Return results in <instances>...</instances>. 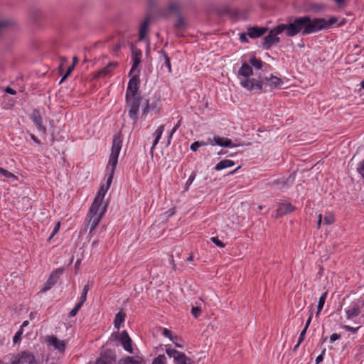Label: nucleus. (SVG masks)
<instances>
[{
    "label": "nucleus",
    "mask_w": 364,
    "mask_h": 364,
    "mask_svg": "<svg viewBox=\"0 0 364 364\" xmlns=\"http://www.w3.org/2000/svg\"><path fill=\"white\" fill-rule=\"evenodd\" d=\"M270 82L269 86L271 89L277 88L281 83H282V79L273 75H270L269 77Z\"/></svg>",
    "instance_id": "32"
},
{
    "label": "nucleus",
    "mask_w": 364,
    "mask_h": 364,
    "mask_svg": "<svg viewBox=\"0 0 364 364\" xmlns=\"http://www.w3.org/2000/svg\"><path fill=\"white\" fill-rule=\"evenodd\" d=\"M283 33H285L283 23L277 25L276 27L270 30L269 34L264 38V41L262 46H272L278 43L279 42L278 35Z\"/></svg>",
    "instance_id": "6"
},
{
    "label": "nucleus",
    "mask_w": 364,
    "mask_h": 364,
    "mask_svg": "<svg viewBox=\"0 0 364 364\" xmlns=\"http://www.w3.org/2000/svg\"><path fill=\"white\" fill-rule=\"evenodd\" d=\"M142 97L141 96L129 97V100H126L129 107V117L134 120L135 124L138 119L139 110Z\"/></svg>",
    "instance_id": "7"
},
{
    "label": "nucleus",
    "mask_w": 364,
    "mask_h": 364,
    "mask_svg": "<svg viewBox=\"0 0 364 364\" xmlns=\"http://www.w3.org/2000/svg\"><path fill=\"white\" fill-rule=\"evenodd\" d=\"M162 334L168 338L171 341H173V337L171 335V331L166 328L162 329Z\"/></svg>",
    "instance_id": "52"
},
{
    "label": "nucleus",
    "mask_w": 364,
    "mask_h": 364,
    "mask_svg": "<svg viewBox=\"0 0 364 364\" xmlns=\"http://www.w3.org/2000/svg\"><path fill=\"white\" fill-rule=\"evenodd\" d=\"M60 60L61 63H60V65H59L58 69H59V72H60V73H62V72H63V66H64V64L68 63V58H67V57L61 56V57L60 58Z\"/></svg>",
    "instance_id": "51"
},
{
    "label": "nucleus",
    "mask_w": 364,
    "mask_h": 364,
    "mask_svg": "<svg viewBox=\"0 0 364 364\" xmlns=\"http://www.w3.org/2000/svg\"><path fill=\"white\" fill-rule=\"evenodd\" d=\"M109 41L112 43V46H135L140 40L135 32L127 31L115 34Z\"/></svg>",
    "instance_id": "3"
},
{
    "label": "nucleus",
    "mask_w": 364,
    "mask_h": 364,
    "mask_svg": "<svg viewBox=\"0 0 364 364\" xmlns=\"http://www.w3.org/2000/svg\"><path fill=\"white\" fill-rule=\"evenodd\" d=\"M268 28L267 27H248L247 28V34L251 38H257L263 36L267 31Z\"/></svg>",
    "instance_id": "15"
},
{
    "label": "nucleus",
    "mask_w": 364,
    "mask_h": 364,
    "mask_svg": "<svg viewBox=\"0 0 364 364\" xmlns=\"http://www.w3.org/2000/svg\"><path fill=\"white\" fill-rule=\"evenodd\" d=\"M31 19L35 23L38 22L43 18L42 12L38 9H32L30 11Z\"/></svg>",
    "instance_id": "29"
},
{
    "label": "nucleus",
    "mask_w": 364,
    "mask_h": 364,
    "mask_svg": "<svg viewBox=\"0 0 364 364\" xmlns=\"http://www.w3.org/2000/svg\"><path fill=\"white\" fill-rule=\"evenodd\" d=\"M195 178H196V173H192L191 174V176H189L188 180V181H187V182H186V185H187L188 186H189L193 183V181H194ZM188 188V187H187V188Z\"/></svg>",
    "instance_id": "61"
},
{
    "label": "nucleus",
    "mask_w": 364,
    "mask_h": 364,
    "mask_svg": "<svg viewBox=\"0 0 364 364\" xmlns=\"http://www.w3.org/2000/svg\"><path fill=\"white\" fill-rule=\"evenodd\" d=\"M113 177H114V173H112V171H110L109 176H108L107 180L106 186H102L96 196H99L100 199L103 200V198H104L105 193H107V190L109 189V188L111 186Z\"/></svg>",
    "instance_id": "20"
},
{
    "label": "nucleus",
    "mask_w": 364,
    "mask_h": 364,
    "mask_svg": "<svg viewBox=\"0 0 364 364\" xmlns=\"http://www.w3.org/2000/svg\"><path fill=\"white\" fill-rule=\"evenodd\" d=\"M117 65V63H114V62L109 63H108V65L106 67H105V68H102L100 70H99L95 76L97 77L105 76V75H108L114 68H116Z\"/></svg>",
    "instance_id": "24"
},
{
    "label": "nucleus",
    "mask_w": 364,
    "mask_h": 364,
    "mask_svg": "<svg viewBox=\"0 0 364 364\" xmlns=\"http://www.w3.org/2000/svg\"><path fill=\"white\" fill-rule=\"evenodd\" d=\"M201 312V309L199 306H192L191 314L195 318H198Z\"/></svg>",
    "instance_id": "48"
},
{
    "label": "nucleus",
    "mask_w": 364,
    "mask_h": 364,
    "mask_svg": "<svg viewBox=\"0 0 364 364\" xmlns=\"http://www.w3.org/2000/svg\"><path fill=\"white\" fill-rule=\"evenodd\" d=\"M199 148V141H195L191 145V150L193 151H196Z\"/></svg>",
    "instance_id": "58"
},
{
    "label": "nucleus",
    "mask_w": 364,
    "mask_h": 364,
    "mask_svg": "<svg viewBox=\"0 0 364 364\" xmlns=\"http://www.w3.org/2000/svg\"><path fill=\"white\" fill-rule=\"evenodd\" d=\"M151 111V105L149 100H146V105L142 110V114L146 115Z\"/></svg>",
    "instance_id": "55"
},
{
    "label": "nucleus",
    "mask_w": 364,
    "mask_h": 364,
    "mask_svg": "<svg viewBox=\"0 0 364 364\" xmlns=\"http://www.w3.org/2000/svg\"><path fill=\"white\" fill-rule=\"evenodd\" d=\"M166 353L169 357H172L173 358V360H175V358L181 353L180 351L176 350V349L173 348H166Z\"/></svg>",
    "instance_id": "40"
},
{
    "label": "nucleus",
    "mask_w": 364,
    "mask_h": 364,
    "mask_svg": "<svg viewBox=\"0 0 364 364\" xmlns=\"http://www.w3.org/2000/svg\"><path fill=\"white\" fill-rule=\"evenodd\" d=\"M357 171L364 178V159L358 165Z\"/></svg>",
    "instance_id": "49"
},
{
    "label": "nucleus",
    "mask_w": 364,
    "mask_h": 364,
    "mask_svg": "<svg viewBox=\"0 0 364 364\" xmlns=\"http://www.w3.org/2000/svg\"><path fill=\"white\" fill-rule=\"evenodd\" d=\"M323 20L325 21V23H324L325 24L323 25L324 27H323V29L330 27L331 26L336 23L338 21L337 18L335 17H331L328 21H326L324 18H323Z\"/></svg>",
    "instance_id": "41"
},
{
    "label": "nucleus",
    "mask_w": 364,
    "mask_h": 364,
    "mask_svg": "<svg viewBox=\"0 0 364 364\" xmlns=\"http://www.w3.org/2000/svg\"><path fill=\"white\" fill-rule=\"evenodd\" d=\"M14 22L9 19H1L0 20V36L4 33L9 31L14 26Z\"/></svg>",
    "instance_id": "22"
},
{
    "label": "nucleus",
    "mask_w": 364,
    "mask_h": 364,
    "mask_svg": "<svg viewBox=\"0 0 364 364\" xmlns=\"http://www.w3.org/2000/svg\"><path fill=\"white\" fill-rule=\"evenodd\" d=\"M312 316H313L312 313H311L309 316V318H308V319H307V321H306V322L305 326L304 328V329H306V330L308 329V328H309V326L310 325V323L311 321Z\"/></svg>",
    "instance_id": "64"
},
{
    "label": "nucleus",
    "mask_w": 364,
    "mask_h": 364,
    "mask_svg": "<svg viewBox=\"0 0 364 364\" xmlns=\"http://www.w3.org/2000/svg\"><path fill=\"white\" fill-rule=\"evenodd\" d=\"M234 164H235V162L232 160L223 159L217 164V165L215 167V170L220 171L224 168L231 167V166H234Z\"/></svg>",
    "instance_id": "28"
},
{
    "label": "nucleus",
    "mask_w": 364,
    "mask_h": 364,
    "mask_svg": "<svg viewBox=\"0 0 364 364\" xmlns=\"http://www.w3.org/2000/svg\"><path fill=\"white\" fill-rule=\"evenodd\" d=\"M47 341L50 346H53V348L59 352L65 351V343L64 341H60L55 336H48Z\"/></svg>",
    "instance_id": "17"
},
{
    "label": "nucleus",
    "mask_w": 364,
    "mask_h": 364,
    "mask_svg": "<svg viewBox=\"0 0 364 364\" xmlns=\"http://www.w3.org/2000/svg\"><path fill=\"white\" fill-rule=\"evenodd\" d=\"M323 221L326 225H331L334 222V218L331 215H326Z\"/></svg>",
    "instance_id": "54"
},
{
    "label": "nucleus",
    "mask_w": 364,
    "mask_h": 364,
    "mask_svg": "<svg viewBox=\"0 0 364 364\" xmlns=\"http://www.w3.org/2000/svg\"><path fill=\"white\" fill-rule=\"evenodd\" d=\"M325 8V6L323 5V4H311L310 5V9L312 10V11H321L323 10V9Z\"/></svg>",
    "instance_id": "46"
},
{
    "label": "nucleus",
    "mask_w": 364,
    "mask_h": 364,
    "mask_svg": "<svg viewBox=\"0 0 364 364\" xmlns=\"http://www.w3.org/2000/svg\"><path fill=\"white\" fill-rule=\"evenodd\" d=\"M139 70L134 74L129 81L126 91V100H129V97L140 96L139 94Z\"/></svg>",
    "instance_id": "8"
},
{
    "label": "nucleus",
    "mask_w": 364,
    "mask_h": 364,
    "mask_svg": "<svg viewBox=\"0 0 364 364\" xmlns=\"http://www.w3.org/2000/svg\"><path fill=\"white\" fill-rule=\"evenodd\" d=\"M179 9H180L179 5L178 3H176V2H171L168 6V10L170 12L177 13L178 14H180Z\"/></svg>",
    "instance_id": "38"
},
{
    "label": "nucleus",
    "mask_w": 364,
    "mask_h": 364,
    "mask_svg": "<svg viewBox=\"0 0 364 364\" xmlns=\"http://www.w3.org/2000/svg\"><path fill=\"white\" fill-rule=\"evenodd\" d=\"M218 13L220 16H229L231 18H238L240 14L237 11H231V9L227 6L220 7Z\"/></svg>",
    "instance_id": "21"
},
{
    "label": "nucleus",
    "mask_w": 364,
    "mask_h": 364,
    "mask_svg": "<svg viewBox=\"0 0 364 364\" xmlns=\"http://www.w3.org/2000/svg\"><path fill=\"white\" fill-rule=\"evenodd\" d=\"M341 338V335L338 333H333L330 336V342L333 343Z\"/></svg>",
    "instance_id": "62"
},
{
    "label": "nucleus",
    "mask_w": 364,
    "mask_h": 364,
    "mask_svg": "<svg viewBox=\"0 0 364 364\" xmlns=\"http://www.w3.org/2000/svg\"><path fill=\"white\" fill-rule=\"evenodd\" d=\"M151 21V16H147L142 21L140 26L139 32L138 36L139 39L143 41L146 38V34L149 31V23Z\"/></svg>",
    "instance_id": "18"
},
{
    "label": "nucleus",
    "mask_w": 364,
    "mask_h": 364,
    "mask_svg": "<svg viewBox=\"0 0 364 364\" xmlns=\"http://www.w3.org/2000/svg\"><path fill=\"white\" fill-rule=\"evenodd\" d=\"M213 140L215 141V144L220 146L223 147H231V146H235V145H232V142L230 139L228 138H224V137H220V136H214Z\"/></svg>",
    "instance_id": "23"
},
{
    "label": "nucleus",
    "mask_w": 364,
    "mask_h": 364,
    "mask_svg": "<svg viewBox=\"0 0 364 364\" xmlns=\"http://www.w3.org/2000/svg\"><path fill=\"white\" fill-rule=\"evenodd\" d=\"M253 74L252 66L247 63H244L240 67L238 75L245 77H248Z\"/></svg>",
    "instance_id": "25"
},
{
    "label": "nucleus",
    "mask_w": 364,
    "mask_h": 364,
    "mask_svg": "<svg viewBox=\"0 0 364 364\" xmlns=\"http://www.w3.org/2000/svg\"><path fill=\"white\" fill-rule=\"evenodd\" d=\"M164 125H161L158 127V129L156 130V132L154 134L155 139L153 141L152 146H151V151H150V153L151 155H153V150H154V147L156 146V145L158 144V142L164 132Z\"/></svg>",
    "instance_id": "26"
},
{
    "label": "nucleus",
    "mask_w": 364,
    "mask_h": 364,
    "mask_svg": "<svg viewBox=\"0 0 364 364\" xmlns=\"http://www.w3.org/2000/svg\"><path fill=\"white\" fill-rule=\"evenodd\" d=\"M360 313V305L357 302H353L346 310V318L353 319L358 316Z\"/></svg>",
    "instance_id": "19"
},
{
    "label": "nucleus",
    "mask_w": 364,
    "mask_h": 364,
    "mask_svg": "<svg viewBox=\"0 0 364 364\" xmlns=\"http://www.w3.org/2000/svg\"><path fill=\"white\" fill-rule=\"evenodd\" d=\"M0 173H1L4 176L8 178H12L15 181L18 179L17 176H15L14 173L1 167H0Z\"/></svg>",
    "instance_id": "37"
},
{
    "label": "nucleus",
    "mask_w": 364,
    "mask_h": 364,
    "mask_svg": "<svg viewBox=\"0 0 364 364\" xmlns=\"http://www.w3.org/2000/svg\"><path fill=\"white\" fill-rule=\"evenodd\" d=\"M124 319H125V314H124L121 311L118 312L115 316V318H114V321L115 328L119 329L120 327V325L124 321Z\"/></svg>",
    "instance_id": "30"
},
{
    "label": "nucleus",
    "mask_w": 364,
    "mask_h": 364,
    "mask_svg": "<svg viewBox=\"0 0 364 364\" xmlns=\"http://www.w3.org/2000/svg\"><path fill=\"white\" fill-rule=\"evenodd\" d=\"M59 228H60V223H57L53 230V232L51 234V235L50 236V237L48 238V240H50L57 232L59 230Z\"/></svg>",
    "instance_id": "59"
},
{
    "label": "nucleus",
    "mask_w": 364,
    "mask_h": 364,
    "mask_svg": "<svg viewBox=\"0 0 364 364\" xmlns=\"http://www.w3.org/2000/svg\"><path fill=\"white\" fill-rule=\"evenodd\" d=\"M115 360L114 353L111 350H107L97 360L95 364H112Z\"/></svg>",
    "instance_id": "13"
},
{
    "label": "nucleus",
    "mask_w": 364,
    "mask_h": 364,
    "mask_svg": "<svg viewBox=\"0 0 364 364\" xmlns=\"http://www.w3.org/2000/svg\"><path fill=\"white\" fill-rule=\"evenodd\" d=\"M346 330H347L348 331H350L353 333H355L357 332L358 329L359 328V327H357V328H354V327H352V326H344L343 327Z\"/></svg>",
    "instance_id": "57"
},
{
    "label": "nucleus",
    "mask_w": 364,
    "mask_h": 364,
    "mask_svg": "<svg viewBox=\"0 0 364 364\" xmlns=\"http://www.w3.org/2000/svg\"><path fill=\"white\" fill-rule=\"evenodd\" d=\"M261 84L262 82H257V80L252 78V79H245L240 81V85L246 88L248 90H261Z\"/></svg>",
    "instance_id": "16"
},
{
    "label": "nucleus",
    "mask_w": 364,
    "mask_h": 364,
    "mask_svg": "<svg viewBox=\"0 0 364 364\" xmlns=\"http://www.w3.org/2000/svg\"><path fill=\"white\" fill-rule=\"evenodd\" d=\"M247 35V33H243L240 35V40L241 43H245L248 42Z\"/></svg>",
    "instance_id": "60"
},
{
    "label": "nucleus",
    "mask_w": 364,
    "mask_h": 364,
    "mask_svg": "<svg viewBox=\"0 0 364 364\" xmlns=\"http://www.w3.org/2000/svg\"><path fill=\"white\" fill-rule=\"evenodd\" d=\"M326 296H327V291L324 292L319 298V300H318V306H317V312H316V315H318L319 314V312L322 310L323 306H324V304H325V301L326 299Z\"/></svg>",
    "instance_id": "36"
},
{
    "label": "nucleus",
    "mask_w": 364,
    "mask_h": 364,
    "mask_svg": "<svg viewBox=\"0 0 364 364\" xmlns=\"http://www.w3.org/2000/svg\"><path fill=\"white\" fill-rule=\"evenodd\" d=\"M250 66L254 67L256 69H261L263 65V62L255 56H252L250 59Z\"/></svg>",
    "instance_id": "33"
},
{
    "label": "nucleus",
    "mask_w": 364,
    "mask_h": 364,
    "mask_svg": "<svg viewBox=\"0 0 364 364\" xmlns=\"http://www.w3.org/2000/svg\"><path fill=\"white\" fill-rule=\"evenodd\" d=\"M102 200L100 199L99 196H95L92 204L91 205L88 217L90 218L88 226H90V231L92 232L98 225L103 213L106 210L107 205L104 206L101 212L98 213L99 209L102 205Z\"/></svg>",
    "instance_id": "2"
},
{
    "label": "nucleus",
    "mask_w": 364,
    "mask_h": 364,
    "mask_svg": "<svg viewBox=\"0 0 364 364\" xmlns=\"http://www.w3.org/2000/svg\"><path fill=\"white\" fill-rule=\"evenodd\" d=\"M294 179H295V174L292 173L287 179L282 178V179H278L277 181H274L272 185L273 186V185H278V184H282V183L284 185L289 182L293 183Z\"/></svg>",
    "instance_id": "34"
},
{
    "label": "nucleus",
    "mask_w": 364,
    "mask_h": 364,
    "mask_svg": "<svg viewBox=\"0 0 364 364\" xmlns=\"http://www.w3.org/2000/svg\"><path fill=\"white\" fill-rule=\"evenodd\" d=\"M84 302L82 301H79V302L75 305V306L70 311L69 315L70 317H73L77 315V312L83 305Z\"/></svg>",
    "instance_id": "39"
},
{
    "label": "nucleus",
    "mask_w": 364,
    "mask_h": 364,
    "mask_svg": "<svg viewBox=\"0 0 364 364\" xmlns=\"http://www.w3.org/2000/svg\"><path fill=\"white\" fill-rule=\"evenodd\" d=\"M210 240L217 246L220 247H225V244L223 242H221L217 237H212L210 238Z\"/></svg>",
    "instance_id": "53"
},
{
    "label": "nucleus",
    "mask_w": 364,
    "mask_h": 364,
    "mask_svg": "<svg viewBox=\"0 0 364 364\" xmlns=\"http://www.w3.org/2000/svg\"><path fill=\"white\" fill-rule=\"evenodd\" d=\"M123 346V348L127 352L132 353L133 348L132 345V339L126 331H123L119 336H116Z\"/></svg>",
    "instance_id": "10"
},
{
    "label": "nucleus",
    "mask_w": 364,
    "mask_h": 364,
    "mask_svg": "<svg viewBox=\"0 0 364 364\" xmlns=\"http://www.w3.org/2000/svg\"><path fill=\"white\" fill-rule=\"evenodd\" d=\"M166 359L164 355H159L154 359L151 364H165Z\"/></svg>",
    "instance_id": "42"
},
{
    "label": "nucleus",
    "mask_w": 364,
    "mask_h": 364,
    "mask_svg": "<svg viewBox=\"0 0 364 364\" xmlns=\"http://www.w3.org/2000/svg\"><path fill=\"white\" fill-rule=\"evenodd\" d=\"M306 331L307 330L304 328L301 331V332L300 333L299 338V344H301L304 341Z\"/></svg>",
    "instance_id": "56"
},
{
    "label": "nucleus",
    "mask_w": 364,
    "mask_h": 364,
    "mask_svg": "<svg viewBox=\"0 0 364 364\" xmlns=\"http://www.w3.org/2000/svg\"><path fill=\"white\" fill-rule=\"evenodd\" d=\"M23 334V329H19L15 334L13 338V342L16 344L21 340V336Z\"/></svg>",
    "instance_id": "44"
},
{
    "label": "nucleus",
    "mask_w": 364,
    "mask_h": 364,
    "mask_svg": "<svg viewBox=\"0 0 364 364\" xmlns=\"http://www.w3.org/2000/svg\"><path fill=\"white\" fill-rule=\"evenodd\" d=\"M257 82H262V84H261V90H262L263 85L269 86L270 80H269V77H259V80H257Z\"/></svg>",
    "instance_id": "50"
},
{
    "label": "nucleus",
    "mask_w": 364,
    "mask_h": 364,
    "mask_svg": "<svg viewBox=\"0 0 364 364\" xmlns=\"http://www.w3.org/2000/svg\"><path fill=\"white\" fill-rule=\"evenodd\" d=\"M63 268H58L52 272L41 291L46 292L51 289L58 282L59 277L63 274Z\"/></svg>",
    "instance_id": "9"
},
{
    "label": "nucleus",
    "mask_w": 364,
    "mask_h": 364,
    "mask_svg": "<svg viewBox=\"0 0 364 364\" xmlns=\"http://www.w3.org/2000/svg\"><path fill=\"white\" fill-rule=\"evenodd\" d=\"M132 50V56L133 59V64L132 68L129 73V75H132V74L135 71V70L138 68L141 62V51L137 48V47H131Z\"/></svg>",
    "instance_id": "12"
},
{
    "label": "nucleus",
    "mask_w": 364,
    "mask_h": 364,
    "mask_svg": "<svg viewBox=\"0 0 364 364\" xmlns=\"http://www.w3.org/2000/svg\"><path fill=\"white\" fill-rule=\"evenodd\" d=\"M160 53L163 55V56L164 58L165 63H166V66L168 68V70L171 71V62H170V58H168L167 53L164 50H161L160 51Z\"/></svg>",
    "instance_id": "47"
},
{
    "label": "nucleus",
    "mask_w": 364,
    "mask_h": 364,
    "mask_svg": "<svg viewBox=\"0 0 364 364\" xmlns=\"http://www.w3.org/2000/svg\"><path fill=\"white\" fill-rule=\"evenodd\" d=\"M74 68H75V65H71L68 67L66 73L64 74V75L63 76L61 80H60V82H62L63 81H64L65 79H67L70 75V74L72 73L73 70H74Z\"/></svg>",
    "instance_id": "45"
},
{
    "label": "nucleus",
    "mask_w": 364,
    "mask_h": 364,
    "mask_svg": "<svg viewBox=\"0 0 364 364\" xmlns=\"http://www.w3.org/2000/svg\"><path fill=\"white\" fill-rule=\"evenodd\" d=\"M175 26L177 28H182L183 27L185 26V21L180 14L178 15V18L176 20Z\"/></svg>",
    "instance_id": "43"
},
{
    "label": "nucleus",
    "mask_w": 364,
    "mask_h": 364,
    "mask_svg": "<svg viewBox=\"0 0 364 364\" xmlns=\"http://www.w3.org/2000/svg\"><path fill=\"white\" fill-rule=\"evenodd\" d=\"M122 139L121 134H119L114 136L112 141V151L107 166V168L111 166L110 171H112V173H114V171L118 161V156L122 148Z\"/></svg>",
    "instance_id": "4"
},
{
    "label": "nucleus",
    "mask_w": 364,
    "mask_h": 364,
    "mask_svg": "<svg viewBox=\"0 0 364 364\" xmlns=\"http://www.w3.org/2000/svg\"><path fill=\"white\" fill-rule=\"evenodd\" d=\"M175 364H192V360L190 358L187 357L184 353L181 352L175 360Z\"/></svg>",
    "instance_id": "27"
},
{
    "label": "nucleus",
    "mask_w": 364,
    "mask_h": 364,
    "mask_svg": "<svg viewBox=\"0 0 364 364\" xmlns=\"http://www.w3.org/2000/svg\"><path fill=\"white\" fill-rule=\"evenodd\" d=\"M118 364H141L140 361L134 359L133 357L127 356L125 358L120 359Z\"/></svg>",
    "instance_id": "35"
},
{
    "label": "nucleus",
    "mask_w": 364,
    "mask_h": 364,
    "mask_svg": "<svg viewBox=\"0 0 364 364\" xmlns=\"http://www.w3.org/2000/svg\"><path fill=\"white\" fill-rule=\"evenodd\" d=\"M93 285V282L92 281H88L87 283L85 285L83 289H82V292L81 294V296H80V301H82V302H84L86 301V299H87V294L88 292V291L90 290V289L92 287Z\"/></svg>",
    "instance_id": "31"
},
{
    "label": "nucleus",
    "mask_w": 364,
    "mask_h": 364,
    "mask_svg": "<svg viewBox=\"0 0 364 364\" xmlns=\"http://www.w3.org/2000/svg\"><path fill=\"white\" fill-rule=\"evenodd\" d=\"M8 358L10 364H38L34 355L26 350L9 355Z\"/></svg>",
    "instance_id": "5"
},
{
    "label": "nucleus",
    "mask_w": 364,
    "mask_h": 364,
    "mask_svg": "<svg viewBox=\"0 0 364 364\" xmlns=\"http://www.w3.org/2000/svg\"><path fill=\"white\" fill-rule=\"evenodd\" d=\"M325 21L322 18L311 19L309 16L291 17L287 23H283L285 35L293 37L299 33L305 36L323 29Z\"/></svg>",
    "instance_id": "1"
},
{
    "label": "nucleus",
    "mask_w": 364,
    "mask_h": 364,
    "mask_svg": "<svg viewBox=\"0 0 364 364\" xmlns=\"http://www.w3.org/2000/svg\"><path fill=\"white\" fill-rule=\"evenodd\" d=\"M295 210V207L289 203H282L276 210V218L282 217L289 214Z\"/></svg>",
    "instance_id": "14"
},
{
    "label": "nucleus",
    "mask_w": 364,
    "mask_h": 364,
    "mask_svg": "<svg viewBox=\"0 0 364 364\" xmlns=\"http://www.w3.org/2000/svg\"><path fill=\"white\" fill-rule=\"evenodd\" d=\"M30 118L33 121V122L34 123L35 126L39 132L46 133V129L43 125L42 117L41 116V114L38 109H34L32 112Z\"/></svg>",
    "instance_id": "11"
},
{
    "label": "nucleus",
    "mask_w": 364,
    "mask_h": 364,
    "mask_svg": "<svg viewBox=\"0 0 364 364\" xmlns=\"http://www.w3.org/2000/svg\"><path fill=\"white\" fill-rule=\"evenodd\" d=\"M325 353V350H323L322 353L318 355L316 358V364L321 363L323 360V355Z\"/></svg>",
    "instance_id": "63"
}]
</instances>
